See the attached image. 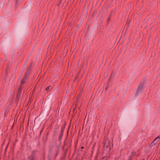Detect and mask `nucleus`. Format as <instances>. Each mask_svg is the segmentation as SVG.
<instances>
[{"label": "nucleus", "instance_id": "obj_2", "mask_svg": "<svg viewBox=\"0 0 160 160\" xmlns=\"http://www.w3.org/2000/svg\"><path fill=\"white\" fill-rule=\"evenodd\" d=\"M143 88V85L142 84H140L138 86L137 90V93L138 94H139L140 92L142 90Z\"/></svg>", "mask_w": 160, "mask_h": 160}, {"label": "nucleus", "instance_id": "obj_8", "mask_svg": "<svg viewBox=\"0 0 160 160\" xmlns=\"http://www.w3.org/2000/svg\"><path fill=\"white\" fill-rule=\"evenodd\" d=\"M107 88H105V90H107Z\"/></svg>", "mask_w": 160, "mask_h": 160}, {"label": "nucleus", "instance_id": "obj_6", "mask_svg": "<svg viewBox=\"0 0 160 160\" xmlns=\"http://www.w3.org/2000/svg\"><path fill=\"white\" fill-rule=\"evenodd\" d=\"M156 143L155 142H154V141H153L151 143V145L152 146H154L156 144Z\"/></svg>", "mask_w": 160, "mask_h": 160}, {"label": "nucleus", "instance_id": "obj_3", "mask_svg": "<svg viewBox=\"0 0 160 160\" xmlns=\"http://www.w3.org/2000/svg\"><path fill=\"white\" fill-rule=\"evenodd\" d=\"M109 141L108 140L107 141V143L105 144V145L104 146V148H108V150H109L110 149V148L109 147Z\"/></svg>", "mask_w": 160, "mask_h": 160}, {"label": "nucleus", "instance_id": "obj_5", "mask_svg": "<svg viewBox=\"0 0 160 160\" xmlns=\"http://www.w3.org/2000/svg\"><path fill=\"white\" fill-rule=\"evenodd\" d=\"M52 87L51 86H48L46 88V90L48 92L52 88Z\"/></svg>", "mask_w": 160, "mask_h": 160}, {"label": "nucleus", "instance_id": "obj_1", "mask_svg": "<svg viewBox=\"0 0 160 160\" xmlns=\"http://www.w3.org/2000/svg\"><path fill=\"white\" fill-rule=\"evenodd\" d=\"M27 76H25L23 78L22 80L21 81V85L20 86L18 90L19 92H21V86H22V84H24L25 83V80L27 79Z\"/></svg>", "mask_w": 160, "mask_h": 160}, {"label": "nucleus", "instance_id": "obj_7", "mask_svg": "<svg viewBox=\"0 0 160 160\" xmlns=\"http://www.w3.org/2000/svg\"><path fill=\"white\" fill-rule=\"evenodd\" d=\"M31 66H30L29 67V68H28V69H31Z\"/></svg>", "mask_w": 160, "mask_h": 160}, {"label": "nucleus", "instance_id": "obj_4", "mask_svg": "<svg viewBox=\"0 0 160 160\" xmlns=\"http://www.w3.org/2000/svg\"><path fill=\"white\" fill-rule=\"evenodd\" d=\"M160 139V138L159 137H157L154 140V141L156 143H157L158 141Z\"/></svg>", "mask_w": 160, "mask_h": 160}]
</instances>
